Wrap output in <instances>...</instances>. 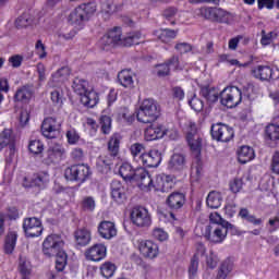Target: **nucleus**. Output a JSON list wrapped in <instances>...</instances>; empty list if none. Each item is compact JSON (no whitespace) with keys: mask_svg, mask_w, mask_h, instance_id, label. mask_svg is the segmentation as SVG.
<instances>
[{"mask_svg":"<svg viewBox=\"0 0 279 279\" xmlns=\"http://www.w3.org/2000/svg\"><path fill=\"white\" fill-rule=\"evenodd\" d=\"M252 75L260 82H269V80H274V69L268 65H257L252 70Z\"/></svg>","mask_w":279,"mask_h":279,"instance_id":"26","label":"nucleus"},{"mask_svg":"<svg viewBox=\"0 0 279 279\" xmlns=\"http://www.w3.org/2000/svg\"><path fill=\"white\" fill-rule=\"evenodd\" d=\"M232 262L230 259H226L219 267L216 279H226L228 278V274L232 271Z\"/></svg>","mask_w":279,"mask_h":279,"instance_id":"44","label":"nucleus"},{"mask_svg":"<svg viewBox=\"0 0 279 279\" xmlns=\"http://www.w3.org/2000/svg\"><path fill=\"white\" fill-rule=\"evenodd\" d=\"M138 250L144 258H149L150 260L158 258V255L160 254V248L151 240H142L140 242Z\"/></svg>","mask_w":279,"mask_h":279,"instance_id":"17","label":"nucleus"},{"mask_svg":"<svg viewBox=\"0 0 279 279\" xmlns=\"http://www.w3.org/2000/svg\"><path fill=\"white\" fill-rule=\"evenodd\" d=\"M101 12L105 14H114V12H119L123 5L114 4V0H100Z\"/></svg>","mask_w":279,"mask_h":279,"instance_id":"38","label":"nucleus"},{"mask_svg":"<svg viewBox=\"0 0 279 279\" xmlns=\"http://www.w3.org/2000/svg\"><path fill=\"white\" fill-rule=\"evenodd\" d=\"M270 169L272 173L279 175V150H276L271 157Z\"/></svg>","mask_w":279,"mask_h":279,"instance_id":"61","label":"nucleus"},{"mask_svg":"<svg viewBox=\"0 0 279 279\" xmlns=\"http://www.w3.org/2000/svg\"><path fill=\"white\" fill-rule=\"evenodd\" d=\"M111 189V199L116 202V204H125L128 199V194L125 193V186L119 180H113L110 185Z\"/></svg>","mask_w":279,"mask_h":279,"instance_id":"20","label":"nucleus"},{"mask_svg":"<svg viewBox=\"0 0 279 279\" xmlns=\"http://www.w3.org/2000/svg\"><path fill=\"white\" fill-rule=\"evenodd\" d=\"M35 49L37 51V56H39L40 60H44V58H47V47H45V44H43V40H37L35 45Z\"/></svg>","mask_w":279,"mask_h":279,"instance_id":"63","label":"nucleus"},{"mask_svg":"<svg viewBox=\"0 0 279 279\" xmlns=\"http://www.w3.org/2000/svg\"><path fill=\"white\" fill-rule=\"evenodd\" d=\"M92 175L93 171H90V167L84 163L72 165L64 171L65 179L70 182H78V184H84Z\"/></svg>","mask_w":279,"mask_h":279,"instance_id":"7","label":"nucleus"},{"mask_svg":"<svg viewBox=\"0 0 279 279\" xmlns=\"http://www.w3.org/2000/svg\"><path fill=\"white\" fill-rule=\"evenodd\" d=\"M65 136L69 145H77L80 143V133L75 129L68 130Z\"/></svg>","mask_w":279,"mask_h":279,"instance_id":"54","label":"nucleus"},{"mask_svg":"<svg viewBox=\"0 0 279 279\" xmlns=\"http://www.w3.org/2000/svg\"><path fill=\"white\" fill-rule=\"evenodd\" d=\"M72 88L76 95H80L81 104H83L85 108H95V106L99 104V94L93 89H88V81L75 77L72 83Z\"/></svg>","mask_w":279,"mask_h":279,"instance_id":"4","label":"nucleus"},{"mask_svg":"<svg viewBox=\"0 0 279 279\" xmlns=\"http://www.w3.org/2000/svg\"><path fill=\"white\" fill-rule=\"evenodd\" d=\"M165 62L168 65V69H172V71H182V66H180V57H178V54H173Z\"/></svg>","mask_w":279,"mask_h":279,"instance_id":"53","label":"nucleus"},{"mask_svg":"<svg viewBox=\"0 0 279 279\" xmlns=\"http://www.w3.org/2000/svg\"><path fill=\"white\" fill-rule=\"evenodd\" d=\"M32 97H34V86L24 85L16 89L13 96V101L15 104H29Z\"/></svg>","mask_w":279,"mask_h":279,"instance_id":"22","label":"nucleus"},{"mask_svg":"<svg viewBox=\"0 0 279 279\" xmlns=\"http://www.w3.org/2000/svg\"><path fill=\"white\" fill-rule=\"evenodd\" d=\"M8 146L11 151H14V136H12V130L4 129L0 133V150Z\"/></svg>","mask_w":279,"mask_h":279,"instance_id":"32","label":"nucleus"},{"mask_svg":"<svg viewBox=\"0 0 279 279\" xmlns=\"http://www.w3.org/2000/svg\"><path fill=\"white\" fill-rule=\"evenodd\" d=\"M34 23V20L28 14H22L20 17L15 21V27L17 29H21L23 27H29V25Z\"/></svg>","mask_w":279,"mask_h":279,"instance_id":"50","label":"nucleus"},{"mask_svg":"<svg viewBox=\"0 0 279 279\" xmlns=\"http://www.w3.org/2000/svg\"><path fill=\"white\" fill-rule=\"evenodd\" d=\"M64 156H66V150L63 148V146L60 144H54L46 151L44 163L48 166L57 165L58 162L62 161Z\"/></svg>","mask_w":279,"mask_h":279,"instance_id":"16","label":"nucleus"},{"mask_svg":"<svg viewBox=\"0 0 279 279\" xmlns=\"http://www.w3.org/2000/svg\"><path fill=\"white\" fill-rule=\"evenodd\" d=\"M264 138L269 147L272 149L278 147L279 143V125L276 123H269L265 128Z\"/></svg>","mask_w":279,"mask_h":279,"instance_id":"21","label":"nucleus"},{"mask_svg":"<svg viewBox=\"0 0 279 279\" xmlns=\"http://www.w3.org/2000/svg\"><path fill=\"white\" fill-rule=\"evenodd\" d=\"M19 239V234L16 231H9L4 238L3 252L4 254H14V250L16 248V241Z\"/></svg>","mask_w":279,"mask_h":279,"instance_id":"29","label":"nucleus"},{"mask_svg":"<svg viewBox=\"0 0 279 279\" xmlns=\"http://www.w3.org/2000/svg\"><path fill=\"white\" fill-rule=\"evenodd\" d=\"M97 12V5L93 2L83 3L76 7L68 16L70 25L82 29L93 15Z\"/></svg>","mask_w":279,"mask_h":279,"instance_id":"3","label":"nucleus"},{"mask_svg":"<svg viewBox=\"0 0 279 279\" xmlns=\"http://www.w3.org/2000/svg\"><path fill=\"white\" fill-rule=\"evenodd\" d=\"M197 269H199V257H197V255H193L189 267L190 279H195V276H197Z\"/></svg>","mask_w":279,"mask_h":279,"instance_id":"51","label":"nucleus"},{"mask_svg":"<svg viewBox=\"0 0 279 279\" xmlns=\"http://www.w3.org/2000/svg\"><path fill=\"white\" fill-rule=\"evenodd\" d=\"M186 167V157L182 154H173L168 161V169L170 171H182Z\"/></svg>","mask_w":279,"mask_h":279,"instance_id":"28","label":"nucleus"},{"mask_svg":"<svg viewBox=\"0 0 279 279\" xmlns=\"http://www.w3.org/2000/svg\"><path fill=\"white\" fill-rule=\"evenodd\" d=\"M106 245L104 244H94L90 248H88L85 253L87 260H94V263H99V260H104L106 258Z\"/></svg>","mask_w":279,"mask_h":279,"instance_id":"25","label":"nucleus"},{"mask_svg":"<svg viewBox=\"0 0 279 279\" xmlns=\"http://www.w3.org/2000/svg\"><path fill=\"white\" fill-rule=\"evenodd\" d=\"M239 217L247 221V223H252L253 226H263L262 218H256V216L250 214L247 208L240 209Z\"/></svg>","mask_w":279,"mask_h":279,"instance_id":"39","label":"nucleus"},{"mask_svg":"<svg viewBox=\"0 0 279 279\" xmlns=\"http://www.w3.org/2000/svg\"><path fill=\"white\" fill-rule=\"evenodd\" d=\"M241 101H243V93L236 86H229L220 92V104L226 108H236Z\"/></svg>","mask_w":279,"mask_h":279,"instance_id":"9","label":"nucleus"},{"mask_svg":"<svg viewBox=\"0 0 279 279\" xmlns=\"http://www.w3.org/2000/svg\"><path fill=\"white\" fill-rule=\"evenodd\" d=\"M167 134L165 128L162 125L149 126L145 131L146 141H158V138H162Z\"/></svg>","mask_w":279,"mask_h":279,"instance_id":"31","label":"nucleus"},{"mask_svg":"<svg viewBox=\"0 0 279 279\" xmlns=\"http://www.w3.org/2000/svg\"><path fill=\"white\" fill-rule=\"evenodd\" d=\"M234 225L230 222H222V225H209L205 228L204 236L209 243H223L226 236H228V231L232 230Z\"/></svg>","mask_w":279,"mask_h":279,"instance_id":"6","label":"nucleus"},{"mask_svg":"<svg viewBox=\"0 0 279 279\" xmlns=\"http://www.w3.org/2000/svg\"><path fill=\"white\" fill-rule=\"evenodd\" d=\"M137 162H142L143 167L154 169L162 162V155L158 150H150L149 153L141 155Z\"/></svg>","mask_w":279,"mask_h":279,"instance_id":"19","label":"nucleus"},{"mask_svg":"<svg viewBox=\"0 0 279 279\" xmlns=\"http://www.w3.org/2000/svg\"><path fill=\"white\" fill-rule=\"evenodd\" d=\"M266 228L268 232L274 233L278 232L279 230V216H272L268 219V222L266 223Z\"/></svg>","mask_w":279,"mask_h":279,"instance_id":"55","label":"nucleus"},{"mask_svg":"<svg viewBox=\"0 0 279 279\" xmlns=\"http://www.w3.org/2000/svg\"><path fill=\"white\" fill-rule=\"evenodd\" d=\"M54 256H56V270L62 271L66 267L69 255H66V252H64V248H63L62 251H59V253L54 254Z\"/></svg>","mask_w":279,"mask_h":279,"instance_id":"43","label":"nucleus"},{"mask_svg":"<svg viewBox=\"0 0 279 279\" xmlns=\"http://www.w3.org/2000/svg\"><path fill=\"white\" fill-rule=\"evenodd\" d=\"M119 174L124 182H135L141 191H150L154 189V180L143 167L134 169L130 162H124L119 168Z\"/></svg>","mask_w":279,"mask_h":279,"instance_id":"2","label":"nucleus"},{"mask_svg":"<svg viewBox=\"0 0 279 279\" xmlns=\"http://www.w3.org/2000/svg\"><path fill=\"white\" fill-rule=\"evenodd\" d=\"M243 186H245L243 178L236 177L229 182V190L234 194L241 193V191H243Z\"/></svg>","mask_w":279,"mask_h":279,"instance_id":"46","label":"nucleus"},{"mask_svg":"<svg viewBox=\"0 0 279 279\" xmlns=\"http://www.w3.org/2000/svg\"><path fill=\"white\" fill-rule=\"evenodd\" d=\"M255 156L254 148L250 146H242L238 150V160L241 165H247V162L254 160Z\"/></svg>","mask_w":279,"mask_h":279,"instance_id":"30","label":"nucleus"},{"mask_svg":"<svg viewBox=\"0 0 279 279\" xmlns=\"http://www.w3.org/2000/svg\"><path fill=\"white\" fill-rule=\"evenodd\" d=\"M274 38H278V34L276 32H270L267 34L265 31H262L260 43L264 47L271 45V40H274Z\"/></svg>","mask_w":279,"mask_h":279,"instance_id":"57","label":"nucleus"},{"mask_svg":"<svg viewBox=\"0 0 279 279\" xmlns=\"http://www.w3.org/2000/svg\"><path fill=\"white\" fill-rule=\"evenodd\" d=\"M174 49L180 56H184V53H191L193 51V46L189 43H177Z\"/></svg>","mask_w":279,"mask_h":279,"instance_id":"56","label":"nucleus"},{"mask_svg":"<svg viewBox=\"0 0 279 279\" xmlns=\"http://www.w3.org/2000/svg\"><path fill=\"white\" fill-rule=\"evenodd\" d=\"M156 69L158 77H167L171 75V69L167 65L166 61L163 63L157 64Z\"/></svg>","mask_w":279,"mask_h":279,"instance_id":"58","label":"nucleus"},{"mask_svg":"<svg viewBox=\"0 0 279 279\" xmlns=\"http://www.w3.org/2000/svg\"><path fill=\"white\" fill-rule=\"evenodd\" d=\"M130 153L133 156V158H141V156H143V154L145 153V145L141 144V143H134L131 145L130 147Z\"/></svg>","mask_w":279,"mask_h":279,"instance_id":"52","label":"nucleus"},{"mask_svg":"<svg viewBox=\"0 0 279 279\" xmlns=\"http://www.w3.org/2000/svg\"><path fill=\"white\" fill-rule=\"evenodd\" d=\"M166 204L168 208L171 210V219L175 221V219L178 218H175L174 213H178V210H181L184 207V204H186V195H184V193L173 192L168 196Z\"/></svg>","mask_w":279,"mask_h":279,"instance_id":"14","label":"nucleus"},{"mask_svg":"<svg viewBox=\"0 0 279 279\" xmlns=\"http://www.w3.org/2000/svg\"><path fill=\"white\" fill-rule=\"evenodd\" d=\"M64 250V241L58 234L48 235L43 242V254L51 258Z\"/></svg>","mask_w":279,"mask_h":279,"instance_id":"11","label":"nucleus"},{"mask_svg":"<svg viewBox=\"0 0 279 279\" xmlns=\"http://www.w3.org/2000/svg\"><path fill=\"white\" fill-rule=\"evenodd\" d=\"M100 132L105 135L112 132V118L110 116L102 114L99 118Z\"/></svg>","mask_w":279,"mask_h":279,"instance_id":"41","label":"nucleus"},{"mask_svg":"<svg viewBox=\"0 0 279 279\" xmlns=\"http://www.w3.org/2000/svg\"><path fill=\"white\" fill-rule=\"evenodd\" d=\"M143 38V34L138 31L129 33L126 37L123 38V32L121 27L116 26L109 29L98 41V45L102 51H110L119 45L124 47H132V45H138L140 39Z\"/></svg>","mask_w":279,"mask_h":279,"instance_id":"1","label":"nucleus"},{"mask_svg":"<svg viewBox=\"0 0 279 279\" xmlns=\"http://www.w3.org/2000/svg\"><path fill=\"white\" fill-rule=\"evenodd\" d=\"M198 16L211 23H230V13L217 7H203L197 10Z\"/></svg>","mask_w":279,"mask_h":279,"instance_id":"8","label":"nucleus"},{"mask_svg":"<svg viewBox=\"0 0 279 279\" xmlns=\"http://www.w3.org/2000/svg\"><path fill=\"white\" fill-rule=\"evenodd\" d=\"M153 236L157 241H167L169 239V234L162 228H155L153 230Z\"/></svg>","mask_w":279,"mask_h":279,"instance_id":"60","label":"nucleus"},{"mask_svg":"<svg viewBox=\"0 0 279 279\" xmlns=\"http://www.w3.org/2000/svg\"><path fill=\"white\" fill-rule=\"evenodd\" d=\"M62 124L58 122V120L53 117H48L44 119L41 123V134L45 138L53 140L58 138V134H60V128Z\"/></svg>","mask_w":279,"mask_h":279,"instance_id":"13","label":"nucleus"},{"mask_svg":"<svg viewBox=\"0 0 279 279\" xmlns=\"http://www.w3.org/2000/svg\"><path fill=\"white\" fill-rule=\"evenodd\" d=\"M28 149L31 154H43V151H45V144H43L40 140H32L28 144Z\"/></svg>","mask_w":279,"mask_h":279,"instance_id":"48","label":"nucleus"},{"mask_svg":"<svg viewBox=\"0 0 279 279\" xmlns=\"http://www.w3.org/2000/svg\"><path fill=\"white\" fill-rule=\"evenodd\" d=\"M71 158L75 160V162H82L84 160V149L80 147H75L71 151Z\"/></svg>","mask_w":279,"mask_h":279,"instance_id":"64","label":"nucleus"},{"mask_svg":"<svg viewBox=\"0 0 279 279\" xmlns=\"http://www.w3.org/2000/svg\"><path fill=\"white\" fill-rule=\"evenodd\" d=\"M186 141L192 151H196V154L202 153V136L197 133V126L195 123L190 124Z\"/></svg>","mask_w":279,"mask_h":279,"instance_id":"18","label":"nucleus"},{"mask_svg":"<svg viewBox=\"0 0 279 279\" xmlns=\"http://www.w3.org/2000/svg\"><path fill=\"white\" fill-rule=\"evenodd\" d=\"M118 82L123 88H134V77L130 70H122L118 73Z\"/></svg>","mask_w":279,"mask_h":279,"instance_id":"35","label":"nucleus"},{"mask_svg":"<svg viewBox=\"0 0 279 279\" xmlns=\"http://www.w3.org/2000/svg\"><path fill=\"white\" fill-rule=\"evenodd\" d=\"M75 241L77 245H81V247H86L88 243H90L92 236L90 231L88 229H77L74 232Z\"/></svg>","mask_w":279,"mask_h":279,"instance_id":"34","label":"nucleus"},{"mask_svg":"<svg viewBox=\"0 0 279 279\" xmlns=\"http://www.w3.org/2000/svg\"><path fill=\"white\" fill-rule=\"evenodd\" d=\"M131 221L137 228H149L151 226V215L149 210L143 206H135L131 211Z\"/></svg>","mask_w":279,"mask_h":279,"instance_id":"12","label":"nucleus"},{"mask_svg":"<svg viewBox=\"0 0 279 279\" xmlns=\"http://www.w3.org/2000/svg\"><path fill=\"white\" fill-rule=\"evenodd\" d=\"M199 178H202V166H199V163L192 165V168H191L192 182H199Z\"/></svg>","mask_w":279,"mask_h":279,"instance_id":"59","label":"nucleus"},{"mask_svg":"<svg viewBox=\"0 0 279 279\" xmlns=\"http://www.w3.org/2000/svg\"><path fill=\"white\" fill-rule=\"evenodd\" d=\"M178 36V31L163 28L160 29V34L158 35L159 40L161 43H169V40H173Z\"/></svg>","mask_w":279,"mask_h":279,"instance_id":"47","label":"nucleus"},{"mask_svg":"<svg viewBox=\"0 0 279 279\" xmlns=\"http://www.w3.org/2000/svg\"><path fill=\"white\" fill-rule=\"evenodd\" d=\"M136 117L140 123H154L160 117V105L151 98L144 99L136 112Z\"/></svg>","mask_w":279,"mask_h":279,"instance_id":"5","label":"nucleus"},{"mask_svg":"<svg viewBox=\"0 0 279 279\" xmlns=\"http://www.w3.org/2000/svg\"><path fill=\"white\" fill-rule=\"evenodd\" d=\"M222 202H223V196H221V193L217 191L210 192L206 199V204L208 208H213V209L220 208Z\"/></svg>","mask_w":279,"mask_h":279,"instance_id":"36","label":"nucleus"},{"mask_svg":"<svg viewBox=\"0 0 279 279\" xmlns=\"http://www.w3.org/2000/svg\"><path fill=\"white\" fill-rule=\"evenodd\" d=\"M199 95L208 101V104H215L221 99V93L217 87H210L209 85L201 86Z\"/></svg>","mask_w":279,"mask_h":279,"instance_id":"27","label":"nucleus"},{"mask_svg":"<svg viewBox=\"0 0 279 279\" xmlns=\"http://www.w3.org/2000/svg\"><path fill=\"white\" fill-rule=\"evenodd\" d=\"M189 106L194 112H202L204 110V101L197 98L196 94H193L192 98L189 100Z\"/></svg>","mask_w":279,"mask_h":279,"instance_id":"49","label":"nucleus"},{"mask_svg":"<svg viewBox=\"0 0 279 279\" xmlns=\"http://www.w3.org/2000/svg\"><path fill=\"white\" fill-rule=\"evenodd\" d=\"M116 158L117 156L112 155L111 153L99 156L96 161L97 171H99L100 173H108V171L112 169V165Z\"/></svg>","mask_w":279,"mask_h":279,"instance_id":"24","label":"nucleus"},{"mask_svg":"<svg viewBox=\"0 0 279 279\" xmlns=\"http://www.w3.org/2000/svg\"><path fill=\"white\" fill-rule=\"evenodd\" d=\"M23 230L28 239H34L43 234V221L36 217L26 218L23 221Z\"/></svg>","mask_w":279,"mask_h":279,"instance_id":"15","label":"nucleus"},{"mask_svg":"<svg viewBox=\"0 0 279 279\" xmlns=\"http://www.w3.org/2000/svg\"><path fill=\"white\" fill-rule=\"evenodd\" d=\"M123 136L120 133H113L108 142V154L112 156H119V148Z\"/></svg>","mask_w":279,"mask_h":279,"instance_id":"33","label":"nucleus"},{"mask_svg":"<svg viewBox=\"0 0 279 279\" xmlns=\"http://www.w3.org/2000/svg\"><path fill=\"white\" fill-rule=\"evenodd\" d=\"M71 75V70L69 66L60 68L56 73L52 74V82L54 84H63V82H66L69 80V76Z\"/></svg>","mask_w":279,"mask_h":279,"instance_id":"37","label":"nucleus"},{"mask_svg":"<svg viewBox=\"0 0 279 279\" xmlns=\"http://www.w3.org/2000/svg\"><path fill=\"white\" fill-rule=\"evenodd\" d=\"M98 233L101 239L110 241V239H114V236H117V226L112 221L102 220L98 225Z\"/></svg>","mask_w":279,"mask_h":279,"instance_id":"23","label":"nucleus"},{"mask_svg":"<svg viewBox=\"0 0 279 279\" xmlns=\"http://www.w3.org/2000/svg\"><path fill=\"white\" fill-rule=\"evenodd\" d=\"M82 208L83 210L93 213V210H95V199L90 196L85 197L82 202Z\"/></svg>","mask_w":279,"mask_h":279,"instance_id":"62","label":"nucleus"},{"mask_svg":"<svg viewBox=\"0 0 279 279\" xmlns=\"http://www.w3.org/2000/svg\"><path fill=\"white\" fill-rule=\"evenodd\" d=\"M210 135L218 143H230L234 138V129L225 123H216L210 128Z\"/></svg>","mask_w":279,"mask_h":279,"instance_id":"10","label":"nucleus"},{"mask_svg":"<svg viewBox=\"0 0 279 279\" xmlns=\"http://www.w3.org/2000/svg\"><path fill=\"white\" fill-rule=\"evenodd\" d=\"M114 271H117V265L110 262H106L100 266V274L104 278H112L114 276Z\"/></svg>","mask_w":279,"mask_h":279,"instance_id":"45","label":"nucleus"},{"mask_svg":"<svg viewBox=\"0 0 279 279\" xmlns=\"http://www.w3.org/2000/svg\"><path fill=\"white\" fill-rule=\"evenodd\" d=\"M33 184H34V186H37L38 189H45V186H47V184H49V173L39 172L37 174H34Z\"/></svg>","mask_w":279,"mask_h":279,"instance_id":"42","label":"nucleus"},{"mask_svg":"<svg viewBox=\"0 0 279 279\" xmlns=\"http://www.w3.org/2000/svg\"><path fill=\"white\" fill-rule=\"evenodd\" d=\"M17 269L22 276V279H29V276H32V263L23 257H20Z\"/></svg>","mask_w":279,"mask_h":279,"instance_id":"40","label":"nucleus"}]
</instances>
